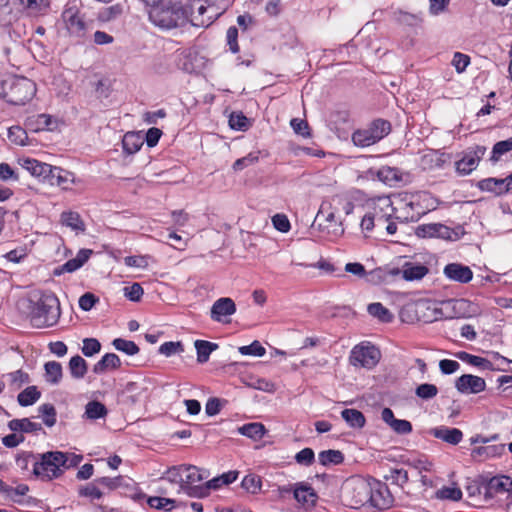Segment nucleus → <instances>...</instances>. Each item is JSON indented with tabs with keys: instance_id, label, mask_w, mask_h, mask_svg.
Segmentation results:
<instances>
[{
	"instance_id": "21",
	"label": "nucleus",
	"mask_w": 512,
	"mask_h": 512,
	"mask_svg": "<svg viewBox=\"0 0 512 512\" xmlns=\"http://www.w3.org/2000/svg\"><path fill=\"white\" fill-rule=\"evenodd\" d=\"M23 167L29 171L31 175L47 180L54 166L36 159L27 158L23 162Z\"/></svg>"
},
{
	"instance_id": "36",
	"label": "nucleus",
	"mask_w": 512,
	"mask_h": 512,
	"mask_svg": "<svg viewBox=\"0 0 512 512\" xmlns=\"http://www.w3.org/2000/svg\"><path fill=\"white\" fill-rule=\"evenodd\" d=\"M318 460L321 465H338L344 461V455L339 450H324L318 454Z\"/></svg>"
},
{
	"instance_id": "23",
	"label": "nucleus",
	"mask_w": 512,
	"mask_h": 512,
	"mask_svg": "<svg viewBox=\"0 0 512 512\" xmlns=\"http://www.w3.org/2000/svg\"><path fill=\"white\" fill-rule=\"evenodd\" d=\"M121 366V360L115 353H107L93 366L95 374H103L108 369H118Z\"/></svg>"
},
{
	"instance_id": "37",
	"label": "nucleus",
	"mask_w": 512,
	"mask_h": 512,
	"mask_svg": "<svg viewBox=\"0 0 512 512\" xmlns=\"http://www.w3.org/2000/svg\"><path fill=\"white\" fill-rule=\"evenodd\" d=\"M4 377H7L8 386L11 390H18L24 384H27L30 382V377H29L28 373L24 372L21 369L13 371L11 373H8V374L4 375Z\"/></svg>"
},
{
	"instance_id": "24",
	"label": "nucleus",
	"mask_w": 512,
	"mask_h": 512,
	"mask_svg": "<svg viewBox=\"0 0 512 512\" xmlns=\"http://www.w3.org/2000/svg\"><path fill=\"white\" fill-rule=\"evenodd\" d=\"M8 427L14 432L37 433L42 430L40 423L33 422L28 418L13 419L9 421Z\"/></svg>"
},
{
	"instance_id": "20",
	"label": "nucleus",
	"mask_w": 512,
	"mask_h": 512,
	"mask_svg": "<svg viewBox=\"0 0 512 512\" xmlns=\"http://www.w3.org/2000/svg\"><path fill=\"white\" fill-rule=\"evenodd\" d=\"M432 435L448 444L457 445L463 439V432L458 428L441 426L432 430Z\"/></svg>"
},
{
	"instance_id": "61",
	"label": "nucleus",
	"mask_w": 512,
	"mask_h": 512,
	"mask_svg": "<svg viewBox=\"0 0 512 512\" xmlns=\"http://www.w3.org/2000/svg\"><path fill=\"white\" fill-rule=\"evenodd\" d=\"M144 290L139 283H133L130 286L124 287V295L133 302L141 300Z\"/></svg>"
},
{
	"instance_id": "29",
	"label": "nucleus",
	"mask_w": 512,
	"mask_h": 512,
	"mask_svg": "<svg viewBox=\"0 0 512 512\" xmlns=\"http://www.w3.org/2000/svg\"><path fill=\"white\" fill-rule=\"evenodd\" d=\"M68 368L72 378L82 379L88 371V364L84 358L75 355L69 360Z\"/></svg>"
},
{
	"instance_id": "54",
	"label": "nucleus",
	"mask_w": 512,
	"mask_h": 512,
	"mask_svg": "<svg viewBox=\"0 0 512 512\" xmlns=\"http://www.w3.org/2000/svg\"><path fill=\"white\" fill-rule=\"evenodd\" d=\"M39 412L42 414L43 422L46 426L52 427L56 423V409L52 404L41 405Z\"/></svg>"
},
{
	"instance_id": "12",
	"label": "nucleus",
	"mask_w": 512,
	"mask_h": 512,
	"mask_svg": "<svg viewBox=\"0 0 512 512\" xmlns=\"http://www.w3.org/2000/svg\"><path fill=\"white\" fill-rule=\"evenodd\" d=\"M378 208L385 210V214L367 213L361 220V229L363 231H371L375 225L384 226V224L393 217L395 208L392 206L390 198L383 197L378 199Z\"/></svg>"
},
{
	"instance_id": "10",
	"label": "nucleus",
	"mask_w": 512,
	"mask_h": 512,
	"mask_svg": "<svg viewBox=\"0 0 512 512\" xmlns=\"http://www.w3.org/2000/svg\"><path fill=\"white\" fill-rule=\"evenodd\" d=\"M370 490L369 481H349L343 487V501L351 508H359L368 502Z\"/></svg>"
},
{
	"instance_id": "3",
	"label": "nucleus",
	"mask_w": 512,
	"mask_h": 512,
	"mask_svg": "<svg viewBox=\"0 0 512 512\" xmlns=\"http://www.w3.org/2000/svg\"><path fill=\"white\" fill-rule=\"evenodd\" d=\"M35 82L23 76H8L0 80V98L11 105H25L36 95Z\"/></svg>"
},
{
	"instance_id": "30",
	"label": "nucleus",
	"mask_w": 512,
	"mask_h": 512,
	"mask_svg": "<svg viewBox=\"0 0 512 512\" xmlns=\"http://www.w3.org/2000/svg\"><path fill=\"white\" fill-rule=\"evenodd\" d=\"M60 222L75 231H84L85 225L78 212L64 211L61 213Z\"/></svg>"
},
{
	"instance_id": "48",
	"label": "nucleus",
	"mask_w": 512,
	"mask_h": 512,
	"mask_svg": "<svg viewBox=\"0 0 512 512\" xmlns=\"http://www.w3.org/2000/svg\"><path fill=\"white\" fill-rule=\"evenodd\" d=\"M462 354L464 355V357H461V358L462 359L468 358L469 359V363L472 364V365L483 366L484 368L492 370V371H507L506 368L494 367L492 362H490L489 360H486V359H484L482 357L475 356V355H470V354H468L466 352H463Z\"/></svg>"
},
{
	"instance_id": "35",
	"label": "nucleus",
	"mask_w": 512,
	"mask_h": 512,
	"mask_svg": "<svg viewBox=\"0 0 512 512\" xmlns=\"http://www.w3.org/2000/svg\"><path fill=\"white\" fill-rule=\"evenodd\" d=\"M341 416L353 428H362L366 423L363 413L356 409H344Z\"/></svg>"
},
{
	"instance_id": "1",
	"label": "nucleus",
	"mask_w": 512,
	"mask_h": 512,
	"mask_svg": "<svg viewBox=\"0 0 512 512\" xmlns=\"http://www.w3.org/2000/svg\"><path fill=\"white\" fill-rule=\"evenodd\" d=\"M19 309L34 328L52 327L61 315L59 299L50 291L33 292L19 302Z\"/></svg>"
},
{
	"instance_id": "50",
	"label": "nucleus",
	"mask_w": 512,
	"mask_h": 512,
	"mask_svg": "<svg viewBox=\"0 0 512 512\" xmlns=\"http://www.w3.org/2000/svg\"><path fill=\"white\" fill-rule=\"evenodd\" d=\"M183 351H184V346H183V344L180 341H177V342H174V341L164 342L159 347V353L164 355V356H166V357H170V356H172L174 354L182 353Z\"/></svg>"
},
{
	"instance_id": "43",
	"label": "nucleus",
	"mask_w": 512,
	"mask_h": 512,
	"mask_svg": "<svg viewBox=\"0 0 512 512\" xmlns=\"http://www.w3.org/2000/svg\"><path fill=\"white\" fill-rule=\"evenodd\" d=\"M107 414V409L104 404L98 401H90L86 405L85 415L89 419H99Z\"/></svg>"
},
{
	"instance_id": "22",
	"label": "nucleus",
	"mask_w": 512,
	"mask_h": 512,
	"mask_svg": "<svg viewBox=\"0 0 512 512\" xmlns=\"http://www.w3.org/2000/svg\"><path fill=\"white\" fill-rule=\"evenodd\" d=\"M477 188L483 192L493 193L495 196L506 194L503 179L489 177L478 181Z\"/></svg>"
},
{
	"instance_id": "64",
	"label": "nucleus",
	"mask_w": 512,
	"mask_h": 512,
	"mask_svg": "<svg viewBox=\"0 0 512 512\" xmlns=\"http://www.w3.org/2000/svg\"><path fill=\"white\" fill-rule=\"evenodd\" d=\"M272 223L276 230L287 233L291 229V224L285 214H276L272 217Z\"/></svg>"
},
{
	"instance_id": "44",
	"label": "nucleus",
	"mask_w": 512,
	"mask_h": 512,
	"mask_svg": "<svg viewBox=\"0 0 512 512\" xmlns=\"http://www.w3.org/2000/svg\"><path fill=\"white\" fill-rule=\"evenodd\" d=\"M241 486L247 492L256 494L261 490L262 481L260 476L256 474H248L242 479Z\"/></svg>"
},
{
	"instance_id": "55",
	"label": "nucleus",
	"mask_w": 512,
	"mask_h": 512,
	"mask_svg": "<svg viewBox=\"0 0 512 512\" xmlns=\"http://www.w3.org/2000/svg\"><path fill=\"white\" fill-rule=\"evenodd\" d=\"M184 472L185 465L173 466L166 471L165 478L171 483L179 484L182 488Z\"/></svg>"
},
{
	"instance_id": "31",
	"label": "nucleus",
	"mask_w": 512,
	"mask_h": 512,
	"mask_svg": "<svg viewBox=\"0 0 512 512\" xmlns=\"http://www.w3.org/2000/svg\"><path fill=\"white\" fill-rule=\"evenodd\" d=\"M194 346L199 363H206L209 360L210 354L218 348V344L206 340H196Z\"/></svg>"
},
{
	"instance_id": "33",
	"label": "nucleus",
	"mask_w": 512,
	"mask_h": 512,
	"mask_svg": "<svg viewBox=\"0 0 512 512\" xmlns=\"http://www.w3.org/2000/svg\"><path fill=\"white\" fill-rule=\"evenodd\" d=\"M40 397L41 392L36 386H28L18 394L17 400L20 406L27 407L36 403Z\"/></svg>"
},
{
	"instance_id": "49",
	"label": "nucleus",
	"mask_w": 512,
	"mask_h": 512,
	"mask_svg": "<svg viewBox=\"0 0 512 512\" xmlns=\"http://www.w3.org/2000/svg\"><path fill=\"white\" fill-rule=\"evenodd\" d=\"M123 12L121 4H115L106 8H103L99 12V19L103 22H109L119 17Z\"/></svg>"
},
{
	"instance_id": "7",
	"label": "nucleus",
	"mask_w": 512,
	"mask_h": 512,
	"mask_svg": "<svg viewBox=\"0 0 512 512\" xmlns=\"http://www.w3.org/2000/svg\"><path fill=\"white\" fill-rule=\"evenodd\" d=\"M340 210H338L337 205L335 204L333 198L331 197L328 200H325L320 205L319 211L316 216V220L323 221L319 223V226L322 230L326 229L327 234H332L333 236H339L344 233V228L342 226V219L339 215Z\"/></svg>"
},
{
	"instance_id": "25",
	"label": "nucleus",
	"mask_w": 512,
	"mask_h": 512,
	"mask_svg": "<svg viewBox=\"0 0 512 512\" xmlns=\"http://www.w3.org/2000/svg\"><path fill=\"white\" fill-rule=\"evenodd\" d=\"M143 138L138 132H127L122 139L123 151L126 154H135L143 146Z\"/></svg>"
},
{
	"instance_id": "26",
	"label": "nucleus",
	"mask_w": 512,
	"mask_h": 512,
	"mask_svg": "<svg viewBox=\"0 0 512 512\" xmlns=\"http://www.w3.org/2000/svg\"><path fill=\"white\" fill-rule=\"evenodd\" d=\"M378 178L389 186H394L403 180L400 169L390 166H382L377 172Z\"/></svg>"
},
{
	"instance_id": "19",
	"label": "nucleus",
	"mask_w": 512,
	"mask_h": 512,
	"mask_svg": "<svg viewBox=\"0 0 512 512\" xmlns=\"http://www.w3.org/2000/svg\"><path fill=\"white\" fill-rule=\"evenodd\" d=\"M444 274L450 280L459 283H468L473 278L472 270L468 266L459 263L447 264L444 268Z\"/></svg>"
},
{
	"instance_id": "42",
	"label": "nucleus",
	"mask_w": 512,
	"mask_h": 512,
	"mask_svg": "<svg viewBox=\"0 0 512 512\" xmlns=\"http://www.w3.org/2000/svg\"><path fill=\"white\" fill-rule=\"evenodd\" d=\"M112 345L118 351H121L129 356H133L139 353L140 349L138 345L131 340L123 338H116L113 340Z\"/></svg>"
},
{
	"instance_id": "11",
	"label": "nucleus",
	"mask_w": 512,
	"mask_h": 512,
	"mask_svg": "<svg viewBox=\"0 0 512 512\" xmlns=\"http://www.w3.org/2000/svg\"><path fill=\"white\" fill-rule=\"evenodd\" d=\"M416 234L417 236L424 238L436 237L444 240L456 241L463 236L464 229L461 226L450 228L441 223H428L418 226Z\"/></svg>"
},
{
	"instance_id": "39",
	"label": "nucleus",
	"mask_w": 512,
	"mask_h": 512,
	"mask_svg": "<svg viewBox=\"0 0 512 512\" xmlns=\"http://www.w3.org/2000/svg\"><path fill=\"white\" fill-rule=\"evenodd\" d=\"M428 273V268L422 264H406L403 270V277L406 280H419Z\"/></svg>"
},
{
	"instance_id": "59",
	"label": "nucleus",
	"mask_w": 512,
	"mask_h": 512,
	"mask_svg": "<svg viewBox=\"0 0 512 512\" xmlns=\"http://www.w3.org/2000/svg\"><path fill=\"white\" fill-rule=\"evenodd\" d=\"M440 499L458 501L462 498V491L458 487H442L437 492Z\"/></svg>"
},
{
	"instance_id": "58",
	"label": "nucleus",
	"mask_w": 512,
	"mask_h": 512,
	"mask_svg": "<svg viewBox=\"0 0 512 512\" xmlns=\"http://www.w3.org/2000/svg\"><path fill=\"white\" fill-rule=\"evenodd\" d=\"M239 352L242 355L261 357L265 355L266 349L260 344L259 341H253L250 345L240 347Z\"/></svg>"
},
{
	"instance_id": "27",
	"label": "nucleus",
	"mask_w": 512,
	"mask_h": 512,
	"mask_svg": "<svg viewBox=\"0 0 512 512\" xmlns=\"http://www.w3.org/2000/svg\"><path fill=\"white\" fill-rule=\"evenodd\" d=\"M449 159L450 156L447 153L431 151L423 156L422 161L428 169H440Z\"/></svg>"
},
{
	"instance_id": "40",
	"label": "nucleus",
	"mask_w": 512,
	"mask_h": 512,
	"mask_svg": "<svg viewBox=\"0 0 512 512\" xmlns=\"http://www.w3.org/2000/svg\"><path fill=\"white\" fill-rule=\"evenodd\" d=\"M478 165L479 163L469 153H466L455 163V168L458 174L468 175L474 171Z\"/></svg>"
},
{
	"instance_id": "60",
	"label": "nucleus",
	"mask_w": 512,
	"mask_h": 512,
	"mask_svg": "<svg viewBox=\"0 0 512 512\" xmlns=\"http://www.w3.org/2000/svg\"><path fill=\"white\" fill-rule=\"evenodd\" d=\"M124 477L119 475L116 477H100L95 480L96 483L106 487L109 490H115L123 485Z\"/></svg>"
},
{
	"instance_id": "46",
	"label": "nucleus",
	"mask_w": 512,
	"mask_h": 512,
	"mask_svg": "<svg viewBox=\"0 0 512 512\" xmlns=\"http://www.w3.org/2000/svg\"><path fill=\"white\" fill-rule=\"evenodd\" d=\"M259 158H260V151L250 152L246 156L237 159L233 163L232 167H233L234 171H241L244 168L257 163L259 161Z\"/></svg>"
},
{
	"instance_id": "13",
	"label": "nucleus",
	"mask_w": 512,
	"mask_h": 512,
	"mask_svg": "<svg viewBox=\"0 0 512 512\" xmlns=\"http://www.w3.org/2000/svg\"><path fill=\"white\" fill-rule=\"evenodd\" d=\"M369 485L371 490L368 502L379 510L389 509L393 505L394 497L388 486L377 479L369 480Z\"/></svg>"
},
{
	"instance_id": "15",
	"label": "nucleus",
	"mask_w": 512,
	"mask_h": 512,
	"mask_svg": "<svg viewBox=\"0 0 512 512\" xmlns=\"http://www.w3.org/2000/svg\"><path fill=\"white\" fill-rule=\"evenodd\" d=\"M293 496L294 499L305 508L314 507L318 501L317 492L310 483L305 481L295 483Z\"/></svg>"
},
{
	"instance_id": "47",
	"label": "nucleus",
	"mask_w": 512,
	"mask_h": 512,
	"mask_svg": "<svg viewBox=\"0 0 512 512\" xmlns=\"http://www.w3.org/2000/svg\"><path fill=\"white\" fill-rule=\"evenodd\" d=\"M29 491V487L26 484H19L16 487H11L6 484L3 492L10 500L14 502H19V498L26 495Z\"/></svg>"
},
{
	"instance_id": "8",
	"label": "nucleus",
	"mask_w": 512,
	"mask_h": 512,
	"mask_svg": "<svg viewBox=\"0 0 512 512\" xmlns=\"http://www.w3.org/2000/svg\"><path fill=\"white\" fill-rule=\"evenodd\" d=\"M381 359L380 350L368 341L354 346L349 356V362L357 368H374Z\"/></svg>"
},
{
	"instance_id": "6",
	"label": "nucleus",
	"mask_w": 512,
	"mask_h": 512,
	"mask_svg": "<svg viewBox=\"0 0 512 512\" xmlns=\"http://www.w3.org/2000/svg\"><path fill=\"white\" fill-rule=\"evenodd\" d=\"M391 131V124L384 119H376L365 129H358L352 134V141L358 147L371 146Z\"/></svg>"
},
{
	"instance_id": "38",
	"label": "nucleus",
	"mask_w": 512,
	"mask_h": 512,
	"mask_svg": "<svg viewBox=\"0 0 512 512\" xmlns=\"http://www.w3.org/2000/svg\"><path fill=\"white\" fill-rule=\"evenodd\" d=\"M510 151H512V137L506 140L498 141L492 148L490 161L492 163H497L503 155L509 153Z\"/></svg>"
},
{
	"instance_id": "4",
	"label": "nucleus",
	"mask_w": 512,
	"mask_h": 512,
	"mask_svg": "<svg viewBox=\"0 0 512 512\" xmlns=\"http://www.w3.org/2000/svg\"><path fill=\"white\" fill-rule=\"evenodd\" d=\"M68 462V454L61 451H49L36 455L33 474L44 481H50L63 474V466Z\"/></svg>"
},
{
	"instance_id": "32",
	"label": "nucleus",
	"mask_w": 512,
	"mask_h": 512,
	"mask_svg": "<svg viewBox=\"0 0 512 512\" xmlns=\"http://www.w3.org/2000/svg\"><path fill=\"white\" fill-rule=\"evenodd\" d=\"M45 379L50 384H58L63 376L62 365L57 361H49L44 365Z\"/></svg>"
},
{
	"instance_id": "18",
	"label": "nucleus",
	"mask_w": 512,
	"mask_h": 512,
	"mask_svg": "<svg viewBox=\"0 0 512 512\" xmlns=\"http://www.w3.org/2000/svg\"><path fill=\"white\" fill-rule=\"evenodd\" d=\"M236 312L235 302L229 297L219 298L211 308V319L223 322V317L231 316Z\"/></svg>"
},
{
	"instance_id": "9",
	"label": "nucleus",
	"mask_w": 512,
	"mask_h": 512,
	"mask_svg": "<svg viewBox=\"0 0 512 512\" xmlns=\"http://www.w3.org/2000/svg\"><path fill=\"white\" fill-rule=\"evenodd\" d=\"M207 477L206 471H202L193 465H185L182 490L190 497H207V488L203 487V481Z\"/></svg>"
},
{
	"instance_id": "45",
	"label": "nucleus",
	"mask_w": 512,
	"mask_h": 512,
	"mask_svg": "<svg viewBox=\"0 0 512 512\" xmlns=\"http://www.w3.org/2000/svg\"><path fill=\"white\" fill-rule=\"evenodd\" d=\"M489 489L494 492L512 491V479L510 477H494L489 482Z\"/></svg>"
},
{
	"instance_id": "57",
	"label": "nucleus",
	"mask_w": 512,
	"mask_h": 512,
	"mask_svg": "<svg viewBox=\"0 0 512 512\" xmlns=\"http://www.w3.org/2000/svg\"><path fill=\"white\" fill-rule=\"evenodd\" d=\"M147 503L151 508L170 510L174 506L175 500L153 496L148 498Z\"/></svg>"
},
{
	"instance_id": "56",
	"label": "nucleus",
	"mask_w": 512,
	"mask_h": 512,
	"mask_svg": "<svg viewBox=\"0 0 512 512\" xmlns=\"http://www.w3.org/2000/svg\"><path fill=\"white\" fill-rule=\"evenodd\" d=\"M100 350L101 344L96 338H85L83 340L81 351L86 357H92L93 355L99 353Z\"/></svg>"
},
{
	"instance_id": "14",
	"label": "nucleus",
	"mask_w": 512,
	"mask_h": 512,
	"mask_svg": "<svg viewBox=\"0 0 512 512\" xmlns=\"http://www.w3.org/2000/svg\"><path fill=\"white\" fill-rule=\"evenodd\" d=\"M62 20L70 36L81 38L85 35L86 22L77 8H66L62 13Z\"/></svg>"
},
{
	"instance_id": "34",
	"label": "nucleus",
	"mask_w": 512,
	"mask_h": 512,
	"mask_svg": "<svg viewBox=\"0 0 512 512\" xmlns=\"http://www.w3.org/2000/svg\"><path fill=\"white\" fill-rule=\"evenodd\" d=\"M239 433L243 436L249 437L253 440H260L263 438L266 429L261 423H248L244 424L238 429Z\"/></svg>"
},
{
	"instance_id": "52",
	"label": "nucleus",
	"mask_w": 512,
	"mask_h": 512,
	"mask_svg": "<svg viewBox=\"0 0 512 512\" xmlns=\"http://www.w3.org/2000/svg\"><path fill=\"white\" fill-rule=\"evenodd\" d=\"M415 394L421 399L429 400L438 394V388L434 384L423 383L416 388Z\"/></svg>"
},
{
	"instance_id": "53",
	"label": "nucleus",
	"mask_w": 512,
	"mask_h": 512,
	"mask_svg": "<svg viewBox=\"0 0 512 512\" xmlns=\"http://www.w3.org/2000/svg\"><path fill=\"white\" fill-rule=\"evenodd\" d=\"M384 478L401 487L409 480L408 472L402 468L390 470V473L385 475Z\"/></svg>"
},
{
	"instance_id": "41",
	"label": "nucleus",
	"mask_w": 512,
	"mask_h": 512,
	"mask_svg": "<svg viewBox=\"0 0 512 512\" xmlns=\"http://www.w3.org/2000/svg\"><path fill=\"white\" fill-rule=\"evenodd\" d=\"M367 311L381 322L388 323L392 321L393 315L391 312L379 302L369 304Z\"/></svg>"
},
{
	"instance_id": "5",
	"label": "nucleus",
	"mask_w": 512,
	"mask_h": 512,
	"mask_svg": "<svg viewBox=\"0 0 512 512\" xmlns=\"http://www.w3.org/2000/svg\"><path fill=\"white\" fill-rule=\"evenodd\" d=\"M184 6L188 10V22L195 27H209L224 12L217 0H189Z\"/></svg>"
},
{
	"instance_id": "62",
	"label": "nucleus",
	"mask_w": 512,
	"mask_h": 512,
	"mask_svg": "<svg viewBox=\"0 0 512 512\" xmlns=\"http://www.w3.org/2000/svg\"><path fill=\"white\" fill-rule=\"evenodd\" d=\"M226 41L229 46V50L236 54L240 51L238 45V29L235 26H231L228 28L226 33Z\"/></svg>"
},
{
	"instance_id": "63",
	"label": "nucleus",
	"mask_w": 512,
	"mask_h": 512,
	"mask_svg": "<svg viewBox=\"0 0 512 512\" xmlns=\"http://www.w3.org/2000/svg\"><path fill=\"white\" fill-rule=\"evenodd\" d=\"M295 460L300 465L309 466L315 460L314 451L311 448H304L296 453Z\"/></svg>"
},
{
	"instance_id": "16",
	"label": "nucleus",
	"mask_w": 512,
	"mask_h": 512,
	"mask_svg": "<svg viewBox=\"0 0 512 512\" xmlns=\"http://www.w3.org/2000/svg\"><path fill=\"white\" fill-rule=\"evenodd\" d=\"M455 387L463 394H477L486 389V382L482 377L464 374L456 380Z\"/></svg>"
},
{
	"instance_id": "2",
	"label": "nucleus",
	"mask_w": 512,
	"mask_h": 512,
	"mask_svg": "<svg viewBox=\"0 0 512 512\" xmlns=\"http://www.w3.org/2000/svg\"><path fill=\"white\" fill-rule=\"evenodd\" d=\"M148 7L149 21L161 30L183 27L188 23V10L179 1H166Z\"/></svg>"
},
{
	"instance_id": "17",
	"label": "nucleus",
	"mask_w": 512,
	"mask_h": 512,
	"mask_svg": "<svg viewBox=\"0 0 512 512\" xmlns=\"http://www.w3.org/2000/svg\"><path fill=\"white\" fill-rule=\"evenodd\" d=\"M52 185H57L63 190H70L72 185H78L82 181L76 178L73 172L54 166L48 179Z\"/></svg>"
},
{
	"instance_id": "51",
	"label": "nucleus",
	"mask_w": 512,
	"mask_h": 512,
	"mask_svg": "<svg viewBox=\"0 0 512 512\" xmlns=\"http://www.w3.org/2000/svg\"><path fill=\"white\" fill-rule=\"evenodd\" d=\"M229 126L234 130L244 131L248 128V118L242 112H232L229 117Z\"/></svg>"
},
{
	"instance_id": "28",
	"label": "nucleus",
	"mask_w": 512,
	"mask_h": 512,
	"mask_svg": "<svg viewBox=\"0 0 512 512\" xmlns=\"http://www.w3.org/2000/svg\"><path fill=\"white\" fill-rule=\"evenodd\" d=\"M52 123L51 116L48 114H38L27 118L25 125L33 132H39L49 129Z\"/></svg>"
}]
</instances>
